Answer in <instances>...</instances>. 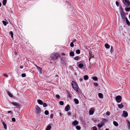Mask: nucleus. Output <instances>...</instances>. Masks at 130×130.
<instances>
[{
  "label": "nucleus",
  "instance_id": "nucleus-1",
  "mask_svg": "<svg viewBox=\"0 0 130 130\" xmlns=\"http://www.w3.org/2000/svg\"><path fill=\"white\" fill-rule=\"evenodd\" d=\"M71 85L73 89L76 92H77L78 91L79 87L76 82L75 81H72L71 83Z\"/></svg>",
  "mask_w": 130,
  "mask_h": 130
},
{
  "label": "nucleus",
  "instance_id": "nucleus-2",
  "mask_svg": "<svg viewBox=\"0 0 130 130\" xmlns=\"http://www.w3.org/2000/svg\"><path fill=\"white\" fill-rule=\"evenodd\" d=\"M59 57V55L57 53H52L50 56L51 59L53 60H55L57 59Z\"/></svg>",
  "mask_w": 130,
  "mask_h": 130
},
{
  "label": "nucleus",
  "instance_id": "nucleus-3",
  "mask_svg": "<svg viewBox=\"0 0 130 130\" xmlns=\"http://www.w3.org/2000/svg\"><path fill=\"white\" fill-rule=\"evenodd\" d=\"M35 112L36 114H39L41 111L40 108L37 105H36L35 106Z\"/></svg>",
  "mask_w": 130,
  "mask_h": 130
},
{
  "label": "nucleus",
  "instance_id": "nucleus-4",
  "mask_svg": "<svg viewBox=\"0 0 130 130\" xmlns=\"http://www.w3.org/2000/svg\"><path fill=\"white\" fill-rule=\"evenodd\" d=\"M123 3L127 7H128L130 5V2L128 0H123Z\"/></svg>",
  "mask_w": 130,
  "mask_h": 130
},
{
  "label": "nucleus",
  "instance_id": "nucleus-5",
  "mask_svg": "<svg viewBox=\"0 0 130 130\" xmlns=\"http://www.w3.org/2000/svg\"><path fill=\"white\" fill-rule=\"evenodd\" d=\"M116 100L117 102L120 103L121 101V97L120 95H118L116 97Z\"/></svg>",
  "mask_w": 130,
  "mask_h": 130
},
{
  "label": "nucleus",
  "instance_id": "nucleus-6",
  "mask_svg": "<svg viewBox=\"0 0 130 130\" xmlns=\"http://www.w3.org/2000/svg\"><path fill=\"white\" fill-rule=\"evenodd\" d=\"M70 108L69 105H67L65 107L64 110L66 111H67L70 110Z\"/></svg>",
  "mask_w": 130,
  "mask_h": 130
},
{
  "label": "nucleus",
  "instance_id": "nucleus-7",
  "mask_svg": "<svg viewBox=\"0 0 130 130\" xmlns=\"http://www.w3.org/2000/svg\"><path fill=\"white\" fill-rule=\"evenodd\" d=\"M104 125V123L102 122L101 124L99 123L98 124L97 126L99 128H100Z\"/></svg>",
  "mask_w": 130,
  "mask_h": 130
},
{
  "label": "nucleus",
  "instance_id": "nucleus-8",
  "mask_svg": "<svg viewBox=\"0 0 130 130\" xmlns=\"http://www.w3.org/2000/svg\"><path fill=\"white\" fill-rule=\"evenodd\" d=\"M123 116L125 117H126L127 116L128 114L127 112L125 111H123Z\"/></svg>",
  "mask_w": 130,
  "mask_h": 130
},
{
  "label": "nucleus",
  "instance_id": "nucleus-9",
  "mask_svg": "<svg viewBox=\"0 0 130 130\" xmlns=\"http://www.w3.org/2000/svg\"><path fill=\"white\" fill-rule=\"evenodd\" d=\"M121 17L122 18V19H125V18H127L125 17V14L124 13L121 14Z\"/></svg>",
  "mask_w": 130,
  "mask_h": 130
},
{
  "label": "nucleus",
  "instance_id": "nucleus-10",
  "mask_svg": "<svg viewBox=\"0 0 130 130\" xmlns=\"http://www.w3.org/2000/svg\"><path fill=\"white\" fill-rule=\"evenodd\" d=\"M78 124V122L76 120L74 121L72 123L74 125H77Z\"/></svg>",
  "mask_w": 130,
  "mask_h": 130
},
{
  "label": "nucleus",
  "instance_id": "nucleus-11",
  "mask_svg": "<svg viewBox=\"0 0 130 130\" xmlns=\"http://www.w3.org/2000/svg\"><path fill=\"white\" fill-rule=\"evenodd\" d=\"M37 102L38 104L40 105H42L43 104V102L41 100L38 99L37 100Z\"/></svg>",
  "mask_w": 130,
  "mask_h": 130
},
{
  "label": "nucleus",
  "instance_id": "nucleus-12",
  "mask_svg": "<svg viewBox=\"0 0 130 130\" xmlns=\"http://www.w3.org/2000/svg\"><path fill=\"white\" fill-rule=\"evenodd\" d=\"M125 20L127 24L128 25V26H130V22L128 20L127 18H125Z\"/></svg>",
  "mask_w": 130,
  "mask_h": 130
},
{
  "label": "nucleus",
  "instance_id": "nucleus-13",
  "mask_svg": "<svg viewBox=\"0 0 130 130\" xmlns=\"http://www.w3.org/2000/svg\"><path fill=\"white\" fill-rule=\"evenodd\" d=\"M7 92L8 95L11 97H13V96L12 94L9 91H7Z\"/></svg>",
  "mask_w": 130,
  "mask_h": 130
},
{
  "label": "nucleus",
  "instance_id": "nucleus-14",
  "mask_svg": "<svg viewBox=\"0 0 130 130\" xmlns=\"http://www.w3.org/2000/svg\"><path fill=\"white\" fill-rule=\"evenodd\" d=\"M99 97L100 98L102 99L103 97V94L101 93H99L98 94Z\"/></svg>",
  "mask_w": 130,
  "mask_h": 130
},
{
  "label": "nucleus",
  "instance_id": "nucleus-15",
  "mask_svg": "<svg viewBox=\"0 0 130 130\" xmlns=\"http://www.w3.org/2000/svg\"><path fill=\"white\" fill-rule=\"evenodd\" d=\"M11 104L14 106H19V104L15 102H12Z\"/></svg>",
  "mask_w": 130,
  "mask_h": 130
},
{
  "label": "nucleus",
  "instance_id": "nucleus-16",
  "mask_svg": "<svg viewBox=\"0 0 130 130\" xmlns=\"http://www.w3.org/2000/svg\"><path fill=\"white\" fill-rule=\"evenodd\" d=\"M71 57L73 56L74 55V54L73 52L71 51L69 53Z\"/></svg>",
  "mask_w": 130,
  "mask_h": 130
},
{
  "label": "nucleus",
  "instance_id": "nucleus-17",
  "mask_svg": "<svg viewBox=\"0 0 130 130\" xmlns=\"http://www.w3.org/2000/svg\"><path fill=\"white\" fill-rule=\"evenodd\" d=\"M118 107L120 109H121L123 108V105L121 103L120 104H119L118 105Z\"/></svg>",
  "mask_w": 130,
  "mask_h": 130
},
{
  "label": "nucleus",
  "instance_id": "nucleus-18",
  "mask_svg": "<svg viewBox=\"0 0 130 130\" xmlns=\"http://www.w3.org/2000/svg\"><path fill=\"white\" fill-rule=\"evenodd\" d=\"M74 101L75 103L76 104H78L79 102L78 100L76 99H74Z\"/></svg>",
  "mask_w": 130,
  "mask_h": 130
},
{
  "label": "nucleus",
  "instance_id": "nucleus-19",
  "mask_svg": "<svg viewBox=\"0 0 130 130\" xmlns=\"http://www.w3.org/2000/svg\"><path fill=\"white\" fill-rule=\"evenodd\" d=\"M113 123L114 125L116 126H118V123L115 121H113Z\"/></svg>",
  "mask_w": 130,
  "mask_h": 130
},
{
  "label": "nucleus",
  "instance_id": "nucleus-20",
  "mask_svg": "<svg viewBox=\"0 0 130 130\" xmlns=\"http://www.w3.org/2000/svg\"><path fill=\"white\" fill-rule=\"evenodd\" d=\"M105 46L106 48H110V46L108 44H106L105 45Z\"/></svg>",
  "mask_w": 130,
  "mask_h": 130
},
{
  "label": "nucleus",
  "instance_id": "nucleus-21",
  "mask_svg": "<svg viewBox=\"0 0 130 130\" xmlns=\"http://www.w3.org/2000/svg\"><path fill=\"white\" fill-rule=\"evenodd\" d=\"M94 113V111L93 110H90L89 111V114L90 115H93Z\"/></svg>",
  "mask_w": 130,
  "mask_h": 130
},
{
  "label": "nucleus",
  "instance_id": "nucleus-22",
  "mask_svg": "<svg viewBox=\"0 0 130 130\" xmlns=\"http://www.w3.org/2000/svg\"><path fill=\"white\" fill-rule=\"evenodd\" d=\"M2 124L3 125L5 129H6L7 128V125L4 122H2Z\"/></svg>",
  "mask_w": 130,
  "mask_h": 130
},
{
  "label": "nucleus",
  "instance_id": "nucleus-23",
  "mask_svg": "<svg viewBox=\"0 0 130 130\" xmlns=\"http://www.w3.org/2000/svg\"><path fill=\"white\" fill-rule=\"evenodd\" d=\"M127 125L128 127V128L130 130V122L128 120L127 121Z\"/></svg>",
  "mask_w": 130,
  "mask_h": 130
},
{
  "label": "nucleus",
  "instance_id": "nucleus-24",
  "mask_svg": "<svg viewBox=\"0 0 130 130\" xmlns=\"http://www.w3.org/2000/svg\"><path fill=\"white\" fill-rule=\"evenodd\" d=\"M51 127L50 125H48L47 126V128L45 130H50L51 128Z\"/></svg>",
  "mask_w": 130,
  "mask_h": 130
},
{
  "label": "nucleus",
  "instance_id": "nucleus-25",
  "mask_svg": "<svg viewBox=\"0 0 130 130\" xmlns=\"http://www.w3.org/2000/svg\"><path fill=\"white\" fill-rule=\"evenodd\" d=\"M88 78V75H85L84 76V80H87Z\"/></svg>",
  "mask_w": 130,
  "mask_h": 130
},
{
  "label": "nucleus",
  "instance_id": "nucleus-26",
  "mask_svg": "<svg viewBox=\"0 0 130 130\" xmlns=\"http://www.w3.org/2000/svg\"><path fill=\"white\" fill-rule=\"evenodd\" d=\"M7 0H3L2 2L3 4V5L5 6L6 5L7 3Z\"/></svg>",
  "mask_w": 130,
  "mask_h": 130
},
{
  "label": "nucleus",
  "instance_id": "nucleus-27",
  "mask_svg": "<svg viewBox=\"0 0 130 130\" xmlns=\"http://www.w3.org/2000/svg\"><path fill=\"white\" fill-rule=\"evenodd\" d=\"M83 67V65L82 63H80L78 65V67L80 68H82Z\"/></svg>",
  "mask_w": 130,
  "mask_h": 130
},
{
  "label": "nucleus",
  "instance_id": "nucleus-28",
  "mask_svg": "<svg viewBox=\"0 0 130 130\" xmlns=\"http://www.w3.org/2000/svg\"><path fill=\"white\" fill-rule=\"evenodd\" d=\"M9 34L11 35V37L12 38L13 37V33L12 31H11L9 32Z\"/></svg>",
  "mask_w": 130,
  "mask_h": 130
},
{
  "label": "nucleus",
  "instance_id": "nucleus-29",
  "mask_svg": "<svg viewBox=\"0 0 130 130\" xmlns=\"http://www.w3.org/2000/svg\"><path fill=\"white\" fill-rule=\"evenodd\" d=\"M108 120L105 118H103L102 119V122L104 123V122L107 121Z\"/></svg>",
  "mask_w": 130,
  "mask_h": 130
},
{
  "label": "nucleus",
  "instance_id": "nucleus-30",
  "mask_svg": "<svg viewBox=\"0 0 130 130\" xmlns=\"http://www.w3.org/2000/svg\"><path fill=\"white\" fill-rule=\"evenodd\" d=\"M80 58L78 56H76L74 58V59L75 60H78Z\"/></svg>",
  "mask_w": 130,
  "mask_h": 130
},
{
  "label": "nucleus",
  "instance_id": "nucleus-31",
  "mask_svg": "<svg viewBox=\"0 0 130 130\" xmlns=\"http://www.w3.org/2000/svg\"><path fill=\"white\" fill-rule=\"evenodd\" d=\"M120 11L121 14L124 13V12H123V9L122 7L120 8Z\"/></svg>",
  "mask_w": 130,
  "mask_h": 130
},
{
  "label": "nucleus",
  "instance_id": "nucleus-32",
  "mask_svg": "<svg viewBox=\"0 0 130 130\" xmlns=\"http://www.w3.org/2000/svg\"><path fill=\"white\" fill-rule=\"evenodd\" d=\"M37 69H38L39 72L41 74V73L42 71L41 68L39 67L38 68H37Z\"/></svg>",
  "mask_w": 130,
  "mask_h": 130
},
{
  "label": "nucleus",
  "instance_id": "nucleus-33",
  "mask_svg": "<svg viewBox=\"0 0 130 130\" xmlns=\"http://www.w3.org/2000/svg\"><path fill=\"white\" fill-rule=\"evenodd\" d=\"M76 53L77 54H79L80 53V51L79 50H76Z\"/></svg>",
  "mask_w": 130,
  "mask_h": 130
},
{
  "label": "nucleus",
  "instance_id": "nucleus-34",
  "mask_svg": "<svg viewBox=\"0 0 130 130\" xmlns=\"http://www.w3.org/2000/svg\"><path fill=\"white\" fill-rule=\"evenodd\" d=\"M125 10L126 11L128 12L130 10V7H128V8H125Z\"/></svg>",
  "mask_w": 130,
  "mask_h": 130
},
{
  "label": "nucleus",
  "instance_id": "nucleus-35",
  "mask_svg": "<svg viewBox=\"0 0 130 130\" xmlns=\"http://www.w3.org/2000/svg\"><path fill=\"white\" fill-rule=\"evenodd\" d=\"M2 22H3V24L4 25H5V26L7 24V23L6 21H2Z\"/></svg>",
  "mask_w": 130,
  "mask_h": 130
},
{
  "label": "nucleus",
  "instance_id": "nucleus-36",
  "mask_svg": "<svg viewBox=\"0 0 130 130\" xmlns=\"http://www.w3.org/2000/svg\"><path fill=\"white\" fill-rule=\"evenodd\" d=\"M76 128L78 130H79L80 129V126H77L76 127Z\"/></svg>",
  "mask_w": 130,
  "mask_h": 130
},
{
  "label": "nucleus",
  "instance_id": "nucleus-37",
  "mask_svg": "<svg viewBox=\"0 0 130 130\" xmlns=\"http://www.w3.org/2000/svg\"><path fill=\"white\" fill-rule=\"evenodd\" d=\"M44 113L45 115H47L49 114V112L47 110H45L44 112Z\"/></svg>",
  "mask_w": 130,
  "mask_h": 130
},
{
  "label": "nucleus",
  "instance_id": "nucleus-38",
  "mask_svg": "<svg viewBox=\"0 0 130 130\" xmlns=\"http://www.w3.org/2000/svg\"><path fill=\"white\" fill-rule=\"evenodd\" d=\"M60 104L61 105H63L64 104V103L62 101H60L59 102Z\"/></svg>",
  "mask_w": 130,
  "mask_h": 130
},
{
  "label": "nucleus",
  "instance_id": "nucleus-39",
  "mask_svg": "<svg viewBox=\"0 0 130 130\" xmlns=\"http://www.w3.org/2000/svg\"><path fill=\"white\" fill-rule=\"evenodd\" d=\"M70 45L71 47H72L74 46V45L73 42H72L70 43Z\"/></svg>",
  "mask_w": 130,
  "mask_h": 130
},
{
  "label": "nucleus",
  "instance_id": "nucleus-40",
  "mask_svg": "<svg viewBox=\"0 0 130 130\" xmlns=\"http://www.w3.org/2000/svg\"><path fill=\"white\" fill-rule=\"evenodd\" d=\"M93 79L94 80L96 81L98 80V78L96 77H94L93 78Z\"/></svg>",
  "mask_w": 130,
  "mask_h": 130
},
{
  "label": "nucleus",
  "instance_id": "nucleus-41",
  "mask_svg": "<svg viewBox=\"0 0 130 130\" xmlns=\"http://www.w3.org/2000/svg\"><path fill=\"white\" fill-rule=\"evenodd\" d=\"M43 104V106L44 107H46L47 106V104L45 103H44Z\"/></svg>",
  "mask_w": 130,
  "mask_h": 130
},
{
  "label": "nucleus",
  "instance_id": "nucleus-42",
  "mask_svg": "<svg viewBox=\"0 0 130 130\" xmlns=\"http://www.w3.org/2000/svg\"><path fill=\"white\" fill-rule=\"evenodd\" d=\"M22 76V77H25L26 76V74L25 73H22L21 75Z\"/></svg>",
  "mask_w": 130,
  "mask_h": 130
},
{
  "label": "nucleus",
  "instance_id": "nucleus-43",
  "mask_svg": "<svg viewBox=\"0 0 130 130\" xmlns=\"http://www.w3.org/2000/svg\"><path fill=\"white\" fill-rule=\"evenodd\" d=\"M93 128L92 130H97V128L95 126L93 127Z\"/></svg>",
  "mask_w": 130,
  "mask_h": 130
},
{
  "label": "nucleus",
  "instance_id": "nucleus-44",
  "mask_svg": "<svg viewBox=\"0 0 130 130\" xmlns=\"http://www.w3.org/2000/svg\"><path fill=\"white\" fill-rule=\"evenodd\" d=\"M11 120L12 121L14 122H15L16 121L15 119L14 118H12Z\"/></svg>",
  "mask_w": 130,
  "mask_h": 130
},
{
  "label": "nucleus",
  "instance_id": "nucleus-45",
  "mask_svg": "<svg viewBox=\"0 0 130 130\" xmlns=\"http://www.w3.org/2000/svg\"><path fill=\"white\" fill-rule=\"evenodd\" d=\"M106 115H108V116H109L110 115V112H109V111H107L106 113Z\"/></svg>",
  "mask_w": 130,
  "mask_h": 130
},
{
  "label": "nucleus",
  "instance_id": "nucleus-46",
  "mask_svg": "<svg viewBox=\"0 0 130 130\" xmlns=\"http://www.w3.org/2000/svg\"><path fill=\"white\" fill-rule=\"evenodd\" d=\"M4 75L5 77H8V75L6 74H4Z\"/></svg>",
  "mask_w": 130,
  "mask_h": 130
},
{
  "label": "nucleus",
  "instance_id": "nucleus-47",
  "mask_svg": "<svg viewBox=\"0 0 130 130\" xmlns=\"http://www.w3.org/2000/svg\"><path fill=\"white\" fill-rule=\"evenodd\" d=\"M116 3L117 6H119V3L117 1H116Z\"/></svg>",
  "mask_w": 130,
  "mask_h": 130
},
{
  "label": "nucleus",
  "instance_id": "nucleus-48",
  "mask_svg": "<svg viewBox=\"0 0 130 130\" xmlns=\"http://www.w3.org/2000/svg\"><path fill=\"white\" fill-rule=\"evenodd\" d=\"M56 97L58 99H59L60 98V96L58 95H56Z\"/></svg>",
  "mask_w": 130,
  "mask_h": 130
},
{
  "label": "nucleus",
  "instance_id": "nucleus-49",
  "mask_svg": "<svg viewBox=\"0 0 130 130\" xmlns=\"http://www.w3.org/2000/svg\"><path fill=\"white\" fill-rule=\"evenodd\" d=\"M53 114H52L51 115H50V118H53Z\"/></svg>",
  "mask_w": 130,
  "mask_h": 130
},
{
  "label": "nucleus",
  "instance_id": "nucleus-50",
  "mask_svg": "<svg viewBox=\"0 0 130 130\" xmlns=\"http://www.w3.org/2000/svg\"><path fill=\"white\" fill-rule=\"evenodd\" d=\"M68 115L69 116H71V113L70 112H68Z\"/></svg>",
  "mask_w": 130,
  "mask_h": 130
},
{
  "label": "nucleus",
  "instance_id": "nucleus-51",
  "mask_svg": "<svg viewBox=\"0 0 130 130\" xmlns=\"http://www.w3.org/2000/svg\"><path fill=\"white\" fill-rule=\"evenodd\" d=\"M68 95H69V96L70 98V97H71V96H71V94L70 93H69V94H68Z\"/></svg>",
  "mask_w": 130,
  "mask_h": 130
},
{
  "label": "nucleus",
  "instance_id": "nucleus-52",
  "mask_svg": "<svg viewBox=\"0 0 130 130\" xmlns=\"http://www.w3.org/2000/svg\"><path fill=\"white\" fill-rule=\"evenodd\" d=\"M94 85L95 86H97L98 85V84L97 83H95L94 84Z\"/></svg>",
  "mask_w": 130,
  "mask_h": 130
},
{
  "label": "nucleus",
  "instance_id": "nucleus-53",
  "mask_svg": "<svg viewBox=\"0 0 130 130\" xmlns=\"http://www.w3.org/2000/svg\"><path fill=\"white\" fill-rule=\"evenodd\" d=\"M83 80V79L82 78H80L79 80L80 82L82 81Z\"/></svg>",
  "mask_w": 130,
  "mask_h": 130
},
{
  "label": "nucleus",
  "instance_id": "nucleus-54",
  "mask_svg": "<svg viewBox=\"0 0 130 130\" xmlns=\"http://www.w3.org/2000/svg\"><path fill=\"white\" fill-rule=\"evenodd\" d=\"M61 55H63V56H65V54L64 53H61Z\"/></svg>",
  "mask_w": 130,
  "mask_h": 130
},
{
  "label": "nucleus",
  "instance_id": "nucleus-55",
  "mask_svg": "<svg viewBox=\"0 0 130 130\" xmlns=\"http://www.w3.org/2000/svg\"><path fill=\"white\" fill-rule=\"evenodd\" d=\"M20 68L21 69H22L23 68V66H20Z\"/></svg>",
  "mask_w": 130,
  "mask_h": 130
},
{
  "label": "nucleus",
  "instance_id": "nucleus-56",
  "mask_svg": "<svg viewBox=\"0 0 130 130\" xmlns=\"http://www.w3.org/2000/svg\"><path fill=\"white\" fill-rule=\"evenodd\" d=\"M7 112L8 113H11V114H12V113L11 112V111H7Z\"/></svg>",
  "mask_w": 130,
  "mask_h": 130
},
{
  "label": "nucleus",
  "instance_id": "nucleus-57",
  "mask_svg": "<svg viewBox=\"0 0 130 130\" xmlns=\"http://www.w3.org/2000/svg\"><path fill=\"white\" fill-rule=\"evenodd\" d=\"M76 39H74L73 40V42H75L76 41Z\"/></svg>",
  "mask_w": 130,
  "mask_h": 130
},
{
  "label": "nucleus",
  "instance_id": "nucleus-58",
  "mask_svg": "<svg viewBox=\"0 0 130 130\" xmlns=\"http://www.w3.org/2000/svg\"><path fill=\"white\" fill-rule=\"evenodd\" d=\"M16 113L17 115H18L19 114V113L18 111L17 112H16Z\"/></svg>",
  "mask_w": 130,
  "mask_h": 130
},
{
  "label": "nucleus",
  "instance_id": "nucleus-59",
  "mask_svg": "<svg viewBox=\"0 0 130 130\" xmlns=\"http://www.w3.org/2000/svg\"><path fill=\"white\" fill-rule=\"evenodd\" d=\"M110 52L111 53H112V49H111L110 50Z\"/></svg>",
  "mask_w": 130,
  "mask_h": 130
},
{
  "label": "nucleus",
  "instance_id": "nucleus-60",
  "mask_svg": "<svg viewBox=\"0 0 130 130\" xmlns=\"http://www.w3.org/2000/svg\"><path fill=\"white\" fill-rule=\"evenodd\" d=\"M37 67V68H38L39 67H38L36 65H35Z\"/></svg>",
  "mask_w": 130,
  "mask_h": 130
},
{
  "label": "nucleus",
  "instance_id": "nucleus-61",
  "mask_svg": "<svg viewBox=\"0 0 130 130\" xmlns=\"http://www.w3.org/2000/svg\"><path fill=\"white\" fill-rule=\"evenodd\" d=\"M90 52H89V55H90H90H91V53H90Z\"/></svg>",
  "mask_w": 130,
  "mask_h": 130
},
{
  "label": "nucleus",
  "instance_id": "nucleus-62",
  "mask_svg": "<svg viewBox=\"0 0 130 130\" xmlns=\"http://www.w3.org/2000/svg\"><path fill=\"white\" fill-rule=\"evenodd\" d=\"M66 2H67V4H68V3H69V2H68V1H67Z\"/></svg>",
  "mask_w": 130,
  "mask_h": 130
},
{
  "label": "nucleus",
  "instance_id": "nucleus-63",
  "mask_svg": "<svg viewBox=\"0 0 130 130\" xmlns=\"http://www.w3.org/2000/svg\"><path fill=\"white\" fill-rule=\"evenodd\" d=\"M105 130H109V129H108L107 128Z\"/></svg>",
  "mask_w": 130,
  "mask_h": 130
},
{
  "label": "nucleus",
  "instance_id": "nucleus-64",
  "mask_svg": "<svg viewBox=\"0 0 130 130\" xmlns=\"http://www.w3.org/2000/svg\"><path fill=\"white\" fill-rule=\"evenodd\" d=\"M98 130H101V129L100 128H98Z\"/></svg>",
  "mask_w": 130,
  "mask_h": 130
}]
</instances>
